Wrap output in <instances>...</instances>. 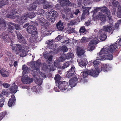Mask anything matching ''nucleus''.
Masks as SVG:
<instances>
[{"label":"nucleus","mask_w":121,"mask_h":121,"mask_svg":"<svg viewBox=\"0 0 121 121\" xmlns=\"http://www.w3.org/2000/svg\"><path fill=\"white\" fill-rule=\"evenodd\" d=\"M117 47L118 44L115 43L111 45L108 48H103L99 53L98 60H112L113 53Z\"/></svg>","instance_id":"f257e3e1"},{"label":"nucleus","mask_w":121,"mask_h":121,"mask_svg":"<svg viewBox=\"0 0 121 121\" xmlns=\"http://www.w3.org/2000/svg\"><path fill=\"white\" fill-rule=\"evenodd\" d=\"M35 16V14L34 12H31L29 13H26L24 16L22 17L17 16L18 23L22 25L26 21L28 18H32Z\"/></svg>","instance_id":"f03ea898"},{"label":"nucleus","mask_w":121,"mask_h":121,"mask_svg":"<svg viewBox=\"0 0 121 121\" xmlns=\"http://www.w3.org/2000/svg\"><path fill=\"white\" fill-rule=\"evenodd\" d=\"M103 29L102 31H100L98 33L100 34L99 38L102 41H104L107 38L106 33L105 32H110L112 31V28L111 26H103Z\"/></svg>","instance_id":"7ed1b4c3"},{"label":"nucleus","mask_w":121,"mask_h":121,"mask_svg":"<svg viewBox=\"0 0 121 121\" xmlns=\"http://www.w3.org/2000/svg\"><path fill=\"white\" fill-rule=\"evenodd\" d=\"M11 46L12 47V49L13 51L16 52H19L20 53V56L22 57H24L26 55V50L22 49V45L19 44H17L15 46H13V44H12Z\"/></svg>","instance_id":"20e7f679"},{"label":"nucleus","mask_w":121,"mask_h":121,"mask_svg":"<svg viewBox=\"0 0 121 121\" xmlns=\"http://www.w3.org/2000/svg\"><path fill=\"white\" fill-rule=\"evenodd\" d=\"M88 74L90 75L93 77H96L99 74V72L95 68L93 69L90 70H88L87 71L84 72L83 73L82 76H80L81 79L80 82L82 81V78L83 77V78H85L87 76Z\"/></svg>","instance_id":"39448f33"},{"label":"nucleus","mask_w":121,"mask_h":121,"mask_svg":"<svg viewBox=\"0 0 121 121\" xmlns=\"http://www.w3.org/2000/svg\"><path fill=\"white\" fill-rule=\"evenodd\" d=\"M47 16V19L51 22H52L55 21V19L57 16L58 13L56 11L54 10L51 9L48 11Z\"/></svg>","instance_id":"423d86ee"},{"label":"nucleus","mask_w":121,"mask_h":121,"mask_svg":"<svg viewBox=\"0 0 121 121\" xmlns=\"http://www.w3.org/2000/svg\"><path fill=\"white\" fill-rule=\"evenodd\" d=\"M21 11L20 9H13V10H11L10 12V14H7L6 15V17H11L12 16L13 17L12 18L13 19L15 18L16 17H17V20L18 22V19L17 18V17L19 16H17L16 15L14 16L15 14H19L21 13Z\"/></svg>","instance_id":"0eeeda50"},{"label":"nucleus","mask_w":121,"mask_h":121,"mask_svg":"<svg viewBox=\"0 0 121 121\" xmlns=\"http://www.w3.org/2000/svg\"><path fill=\"white\" fill-rule=\"evenodd\" d=\"M26 30L28 33L30 34L35 35L37 34L36 28L34 25H32L28 26Z\"/></svg>","instance_id":"6e6552de"},{"label":"nucleus","mask_w":121,"mask_h":121,"mask_svg":"<svg viewBox=\"0 0 121 121\" xmlns=\"http://www.w3.org/2000/svg\"><path fill=\"white\" fill-rule=\"evenodd\" d=\"M69 86L68 83L65 81H61L58 84V88L61 90H65L68 88Z\"/></svg>","instance_id":"1a4fd4ad"},{"label":"nucleus","mask_w":121,"mask_h":121,"mask_svg":"<svg viewBox=\"0 0 121 121\" xmlns=\"http://www.w3.org/2000/svg\"><path fill=\"white\" fill-rule=\"evenodd\" d=\"M0 37L3 40L6 42H9L11 39L9 35L8 32L5 31L3 32L1 35H0Z\"/></svg>","instance_id":"9d476101"},{"label":"nucleus","mask_w":121,"mask_h":121,"mask_svg":"<svg viewBox=\"0 0 121 121\" xmlns=\"http://www.w3.org/2000/svg\"><path fill=\"white\" fill-rule=\"evenodd\" d=\"M22 77L21 78V81L24 84H29L32 82L33 81L32 78H30L28 76L25 77V75L23 74Z\"/></svg>","instance_id":"9b49d317"},{"label":"nucleus","mask_w":121,"mask_h":121,"mask_svg":"<svg viewBox=\"0 0 121 121\" xmlns=\"http://www.w3.org/2000/svg\"><path fill=\"white\" fill-rule=\"evenodd\" d=\"M100 13H104L106 14V15L110 20L111 18V12L109 9L105 7L102 8L101 9Z\"/></svg>","instance_id":"f8f14e48"},{"label":"nucleus","mask_w":121,"mask_h":121,"mask_svg":"<svg viewBox=\"0 0 121 121\" xmlns=\"http://www.w3.org/2000/svg\"><path fill=\"white\" fill-rule=\"evenodd\" d=\"M111 68V67L110 65L104 64L101 67V68L99 69L98 70L96 69L98 71L99 73L102 71L105 72L109 71Z\"/></svg>","instance_id":"ddd939ff"},{"label":"nucleus","mask_w":121,"mask_h":121,"mask_svg":"<svg viewBox=\"0 0 121 121\" xmlns=\"http://www.w3.org/2000/svg\"><path fill=\"white\" fill-rule=\"evenodd\" d=\"M78 80V78H74L73 79H70L69 82L70 86L71 87L75 86L77 84Z\"/></svg>","instance_id":"4468645a"},{"label":"nucleus","mask_w":121,"mask_h":121,"mask_svg":"<svg viewBox=\"0 0 121 121\" xmlns=\"http://www.w3.org/2000/svg\"><path fill=\"white\" fill-rule=\"evenodd\" d=\"M37 0H35L32 4L30 5L28 9L29 11H34L36 10L37 5Z\"/></svg>","instance_id":"2eb2a0df"},{"label":"nucleus","mask_w":121,"mask_h":121,"mask_svg":"<svg viewBox=\"0 0 121 121\" xmlns=\"http://www.w3.org/2000/svg\"><path fill=\"white\" fill-rule=\"evenodd\" d=\"M11 98H12L9 99L8 103V106L10 107L15 104L16 101L14 95H11Z\"/></svg>","instance_id":"dca6fc26"},{"label":"nucleus","mask_w":121,"mask_h":121,"mask_svg":"<svg viewBox=\"0 0 121 121\" xmlns=\"http://www.w3.org/2000/svg\"><path fill=\"white\" fill-rule=\"evenodd\" d=\"M22 69L23 70L22 73L25 75L29 73L30 70V68H28L25 65H22Z\"/></svg>","instance_id":"f3484780"},{"label":"nucleus","mask_w":121,"mask_h":121,"mask_svg":"<svg viewBox=\"0 0 121 121\" xmlns=\"http://www.w3.org/2000/svg\"><path fill=\"white\" fill-rule=\"evenodd\" d=\"M38 19L39 24L42 26H45L47 23V21L42 17H40Z\"/></svg>","instance_id":"a211bd4d"},{"label":"nucleus","mask_w":121,"mask_h":121,"mask_svg":"<svg viewBox=\"0 0 121 121\" xmlns=\"http://www.w3.org/2000/svg\"><path fill=\"white\" fill-rule=\"evenodd\" d=\"M0 73L2 76L4 77H6L9 76L8 72L3 68L0 70Z\"/></svg>","instance_id":"6ab92c4d"},{"label":"nucleus","mask_w":121,"mask_h":121,"mask_svg":"<svg viewBox=\"0 0 121 121\" xmlns=\"http://www.w3.org/2000/svg\"><path fill=\"white\" fill-rule=\"evenodd\" d=\"M96 17L99 20L101 21H105L106 20V16L103 14L102 13L99 12L98 15H97Z\"/></svg>","instance_id":"aec40b11"},{"label":"nucleus","mask_w":121,"mask_h":121,"mask_svg":"<svg viewBox=\"0 0 121 121\" xmlns=\"http://www.w3.org/2000/svg\"><path fill=\"white\" fill-rule=\"evenodd\" d=\"M17 86L15 85V83H13L11 87L10 91L11 93H15L17 91Z\"/></svg>","instance_id":"412c9836"},{"label":"nucleus","mask_w":121,"mask_h":121,"mask_svg":"<svg viewBox=\"0 0 121 121\" xmlns=\"http://www.w3.org/2000/svg\"><path fill=\"white\" fill-rule=\"evenodd\" d=\"M87 63V59H84L82 60L78 64L79 66L82 67V66H86Z\"/></svg>","instance_id":"4be33fe9"},{"label":"nucleus","mask_w":121,"mask_h":121,"mask_svg":"<svg viewBox=\"0 0 121 121\" xmlns=\"http://www.w3.org/2000/svg\"><path fill=\"white\" fill-rule=\"evenodd\" d=\"M95 44L92 40L90 41L88 44V49L89 51H92L94 50L95 48Z\"/></svg>","instance_id":"5701e85b"},{"label":"nucleus","mask_w":121,"mask_h":121,"mask_svg":"<svg viewBox=\"0 0 121 121\" xmlns=\"http://www.w3.org/2000/svg\"><path fill=\"white\" fill-rule=\"evenodd\" d=\"M63 24L61 22L59 21L56 24V26L57 28L60 30H62L64 29Z\"/></svg>","instance_id":"b1692460"},{"label":"nucleus","mask_w":121,"mask_h":121,"mask_svg":"<svg viewBox=\"0 0 121 121\" xmlns=\"http://www.w3.org/2000/svg\"><path fill=\"white\" fill-rule=\"evenodd\" d=\"M9 4L8 0H2L0 1V8H2L3 6Z\"/></svg>","instance_id":"393cba45"},{"label":"nucleus","mask_w":121,"mask_h":121,"mask_svg":"<svg viewBox=\"0 0 121 121\" xmlns=\"http://www.w3.org/2000/svg\"><path fill=\"white\" fill-rule=\"evenodd\" d=\"M37 70V69H33L31 71V74L35 78L37 77L38 73H39V68H38V70Z\"/></svg>","instance_id":"a878e982"},{"label":"nucleus","mask_w":121,"mask_h":121,"mask_svg":"<svg viewBox=\"0 0 121 121\" xmlns=\"http://www.w3.org/2000/svg\"><path fill=\"white\" fill-rule=\"evenodd\" d=\"M62 3V5L66 6H69L71 5V3L69 0H64Z\"/></svg>","instance_id":"bb28decb"},{"label":"nucleus","mask_w":121,"mask_h":121,"mask_svg":"<svg viewBox=\"0 0 121 121\" xmlns=\"http://www.w3.org/2000/svg\"><path fill=\"white\" fill-rule=\"evenodd\" d=\"M71 63V62L70 61H69L64 63L61 68L62 69H64L68 67L70 65Z\"/></svg>","instance_id":"cd10ccee"},{"label":"nucleus","mask_w":121,"mask_h":121,"mask_svg":"<svg viewBox=\"0 0 121 121\" xmlns=\"http://www.w3.org/2000/svg\"><path fill=\"white\" fill-rule=\"evenodd\" d=\"M77 52L78 55L81 56L84 53V50L81 48H79L78 49Z\"/></svg>","instance_id":"c85d7f7f"},{"label":"nucleus","mask_w":121,"mask_h":121,"mask_svg":"<svg viewBox=\"0 0 121 121\" xmlns=\"http://www.w3.org/2000/svg\"><path fill=\"white\" fill-rule=\"evenodd\" d=\"M112 5L115 7H119L120 5V3L118 1H117L116 0H113L112 2Z\"/></svg>","instance_id":"c756f323"},{"label":"nucleus","mask_w":121,"mask_h":121,"mask_svg":"<svg viewBox=\"0 0 121 121\" xmlns=\"http://www.w3.org/2000/svg\"><path fill=\"white\" fill-rule=\"evenodd\" d=\"M14 29V28L13 26L10 25H8V31L9 32L11 33H13Z\"/></svg>","instance_id":"7c9ffc66"},{"label":"nucleus","mask_w":121,"mask_h":121,"mask_svg":"<svg viewBox=\"0 0 121 121\" xmlns=\"http://www.w3.org/2000/svg\"><path fill=\"white\" fill-rule=\"evenodd\" d=\"M18 41L21 43L24 44H27V41L25 39V38L23 37L21 38L18 40Z\"/></svg>","instance_id":"2f4dec72"},{"label":"nucleus","mask_w":121,"mask_h":121,"mask_svg":"<svg viewBox=\"0 0 121 121\" xmlns=\"http://www.w3.org/2000/svg\"><path fill=\"white\" fill-rule=\"evenodd\" d=\"M82 8L84 9V10H83V14H87V15H89V13L88 8L84 6H82Z\"/></svg>","instance_id":"473e14b6"},{"label":"nucleus","mask_w":121,"mask_h":121,"mask_svg":"<svg viewBox=\"0 0 121 121\" xmlns=\"http://www.w3.org/2000/svg\"><path fill=\"white\" fill-rule=\"evenodd\" d=\"M60 51L65 52L67 51L68 49L67 47L65 45H63L60 48Z\"/></svg>","instance_id":"72a5a7b5"},{"label":"nucleus","mask_w":121,"mask_h":121,"mask_svg":"<svg viewBox=\"0 0 121 121\" xmlns=\"http://www.w3.org/2000/svg\"><path fill=\"white\" fill-rule=\"evenodd\" d=\"M66 59V55H63L59 57L58 60L59 62H63Z\"/></svg>","instance_id":"f704fd0d"},{"label":"nucleus","mask_w":121,"mask_h":121,"mask_svg":"<svg viewBox=\"0 0 121 121\" xmlns=\"http://www.w3.org/2000/svg\"><path fill=\"white\" fill-rule=\"evenodd\" d=\"M61 77L59 75L57 74L56 75L54 78V79L55 81L56 82H59L60 80Z\"/></svg>","instance_id":"c9c22d12"},{"label":"nucleus","mask_w":121,"mask_h":121,"mask_svg":"<svg viewBox=\"0 0 121 121\" xmlns=\"http://www.w3.org/2000/svg\"><path fill=\"white\" fill-rule=\"evenodd\" d=\"M66 59H69L70 58H72L74 56V55L72 53H68L65 55Z\"/></svg>","instance_id":"e433bc0d"},{"label":"nucleus","mask_w":121,"mask_h":121,"mask_svg":"<svg viewBox=\"0 0 121 121\" xmlns=\"http://www.w3.org/2000/svg\"><path fill=\"white\" fill-rule=\"evenodd\" d=\"M6 23L4 20L3 19H0V25H2L5 27L6 26Z\"/></svg>","instance_id":"4c0bfd02"},{"label":"nucleus","mask_w":121,"mask_h":121,"mask_svg":"<svg viewBox=\"0 0 121 121\" xmlns=\"http://www.w3.org/2000/svg\"><path fill=\"white\" fill-rule=\"evenodd\" d=\"M1 82L0 81V84L1 86H3L4 88H8L10 86V85L8 83H4L2 84Z\"/></svg>","instance_id":"58836bf2"},{"label":"nucleus","mask_w":121,"mask_h":121,"mask_svg":"<svg viewBox=\"0 0 121 121\" xmlns=\"http://www.w3.org/2000/svg\"><path fill=\"white\" fill-rule=\"evenodd\" d=\"M73 75L74 73H73L68 71L66 75V77L68 78L73 77Z\"/></svg>","instance_id":"ea45409f"},{"label":"nucleus","mask_w":121,"mask_h":121,"mask_svg":"<svg viewBox=\"0 0 121 121\" xmlns=\"http://www.w3.org/2000/svg\"><path fill=\"white\" fill-rule=\"evenodd\" d=\"M7 113L6 112H3L0 113V121L5 116Z\"/></svg>","instance_id":"a19ab883"},{"label":"nucleus","mask_w":121,"mask_h":121,"mask_svg":"<svg viewBox=\"0 0 121 121\" xmlns=\"http://www.w3.org/2000/svg\"><path fill=\"white\" fill-rule=\"evenodd\" d=\"M16 32L17 34V35L18 40H19V39L23 37L19 32L17 31H16Z\"/></svg>","instance_id":"79ce46f5"},{"label":"nucleus","mask_w":121,"mask_h":121,"mask_svg":"<svg viewBox=\"0 0 121 121\" xmlns=\"http://www.w3.org/2000/svg\"><path fill=\"white\" fill-rule=\"evenodd\" d=\"M71 11V9L68 8H65L64 10L65 13L66 14H69V13Z\"/></svg>","instance_id":"37998d69"},{"label":"nucleus","mask_w":121,"mask_h":121,"mask_svg":"<svg viewBox=\"0 0 121 121\" xmlns=\"http://www.w3.org/2000/svg\"><path fill=\"white\" fill-rule=\"evenodd\" d=\"M86 31V29L84 26L80 28L79 32L80 33H84Z\"/></svg>","instance_id":"c03bdc74"},{"label":"nucleus","mask_w":121,"mask_h":121,"mask_svg":"<svg viewBox=\"0 0 121 121\" xmlns=\"http://www.w3.org/2000/svg\"><path fill=\"white\" fill-rule=\"evenodd\" d=\"M30 67L32 69H37V70H38V67L37 66H36L34 63H32L30 64Z\"/></svg>","instance_id":"a18cd8bd"},{"label":"nucleus","mask_w":121,"mask_h":121,"mask_svg":"<svg viewBox=\"0 0 121 121\" xmlns=\"http://www.w3.org/2000/svg\"><path fill=\"white\" fill-rule=\"evenodd\" d=\"M93 41L94 43H95V44H97L98 43V42L99 41V38L98 37H95L94 38L93 40H92Z\"/></svg>","instance_id":"49530a36"},{"label":"nucleus","mask_w":121,"mask_h":121,"mask_svg":"<svg viewBox=\"0 0 121 121\" xmlns=\"http://www.w3.org/2000/svg\"><path fill=\"white\" fill-rule=\"evenodd\" d=\"M93 65L94 67L97 68L98 67L99 63L97 61V60H95L93 62Z\"/></svg>","instance_id":"de8ad7c7"},{"label":"nucleus","mask_w":121,"mask_h":121,"mask_svg":"<svg viewBox=\"0 0 121 121\" xmlns=\"http://www.w3.org/2000/svg\"><path fill=\"white\" fill-rule=\"evenodd\" d=\"M75 68L73 66H72L71 68L70 69L69 71L74 73L75 71Z\"/></svg>","instance_id":"09e8293b"},{"label":"nucleus","mask_w":121,"mask_h":121,"mask_svg":"<svg viewBox=\"0 0 121 121\" xmlns=\"http://www.w3.org/2000/svg\"><path fill=\"white\" fill-rule=\"evenodd\" d=\"M51 5L47 4L43 5V8L44 9H46L51 8Z\"/></svg>","instance_id":"8fccbe9b"},{"label":"nucleus","mask_w":121,"mask_h":121,"mask_svg":"<svg viewBox=\"0 0 121 121\" xmlns=\"http://www.w3.org/2000/svg\"><path fill=\"white\" fill-rule=\"evenodd\" d=\"M44 10L41 9H40L38 10L37 11V13L38 14L41 15L43 13Z\"/></svg>","instance_id":"3c124183"},{"label":"nucleus","mask_w":121,"mask_h":121,"mask_svg":"<svg viewBox=\"0 0 121 121\" xmlns=\"http://www.w3.org/2000/svg\"><path fill=\"white\" fill-rule=\"evenodd\" d=\"M77 21L76 19H75L71 21L70 22L71 25H73L76 24L77 22Z\"/></svg>","instance_id":"603ef678"},{"label":"nucleus","mask_w":121,"mask_h":121,"mask_svg":"<svg viewBox=\"0 0 121 121\" xmlns=\"http://www.w3.org/2000/svg\"><path fill=\"white\" fill-rule=\"evenodd\" d=\"M86 39L85 37H83L81 40V42L82 43H84L86 42Z\"/></svg>","instance_id":"864d4df0"},{"label":"nucleus","mask_w":121,"mask_h":121,"mask_svg":"<svg viewBox=\"0 0 121 121\" xmlns=\"http://www.w3.org/2000/svg\"><path fill=\"white\" fill-rule=\"evenodd\" d=\"M62 38V36L61 35H59L55 38V40H57L58 41H59Z\"/></svg>","instance_id":"5fc2aeb1"},{"label":"nucleus","mask_w":121,"mask_h":121,"mask_svg":"<svg viewBox=\"0 0 121 121\" xmlns=\"http://www.w3.org/2000/svg\"><path fill=\"white\" fill-rule=\"evenodd\" d=\"M36 64L37 66L38 67L41 64L40 61L39 60H37L36 61Z\"/></svg>","instance_id":"6e6d98bb"},{"label":"nucleus","mask_w":121,"mask_h":121,"mask_svg":"<svg viewBox=\"0 0 121 121\" xmlns=\"http://www.w3.org/2000/svg\"><path fill=\"white\" fill-rule=\"evenodd\" d=\"M37 81L38 84L39 86L41 85L42 83V80L41 79H38Z\"/></svg>","instance_id":"4d7b16f0"},{"label":"nucleus","mask_w":121,"mask_h":121,"mask_svg":"<svg viewBox=\"0 0 121 121\" xmlns=\"http://www.w3.org/2000/svg\"><path fill=\"white\" fill-rule=\"evenodd\" d=\"M22 47V48H23L26 50L29 49V47L26 45L25 46V45H23Z\"/></svg>","instance_id":"13d9d810"},{"label":"nucleus","mask_w":121,"mask_h":121,"mask_svg":"<svg viewBox=\"0 0 121 121\" xmlns=\"http://www.w3.org/2000/svg\"><path fill=\"white\" fill-rule=\"evenodd\" d=\"M15 29L17 30H18L20 29V27L18 25L16 24V25L14 26Z\"/></svg>","instance_id":"bf43d9fd"},{"label":"nucleus","mask_w":121,"mask_h":121,"mask_svg":"<svg viewBox=\"0 0 121 121\" xmlns=\"http://www.w3.org/2000/svg\"><path fill=\"white\" fill-rule=\"evenodd\" d=\"M53 41L52 40L49 41L48 42V44L49 45L52 46V45L53 44Z\"/></svg>","instance_id":"052dcab7"},{"label":"nucleus","mask_w":121,"mask_h":121,"mask_svg":"<svg viewBox=\"0 0 121 121\" xmlns=\"http://www.w3.org/2000/svg\"><path fill=\"white\" fill-rule=\"evenodd\" d=\"M5 100L4 98H3L0 99V103L1 104H3V103L5 101Z\"/></svg>","instance_id":"680f3d73"},{"label":"nucleus","mask_w":121,"mask_h":121,"mask_svg":"<svg viewBox=\"0 0 121 121\" xmlns=\"http://www.w3.org/2000/svg\"><path fill=\"white\" fill-rule=\"evenodd\" d=\"M1 94L3 95H6L7 94V92L5 91L4 90H3L2 91Z\"/></svg>","instance_id":"e2e57ef3"},{"label":"nucleus","mask_w":121,"mask_h":121,"mask_svg":"<svg viewBox=\"0 0 121 121\" xmlns=\"http://www.w3.org/2000/svg\"><path fill=\"white\" fill-rule=\"evenodd\" d=\"M31 89L34 92L37 91L36 87L35 86L33 87V88Z\"/></svg>","instance_id":"0e129e2a"},{"label":"nucleus","mask_w":121,"mask_h":121,"mask_svg":"<svg viewBox=\"0 0 121 121\" xmlns=\"http://www.w3.org/2000/svg\"><path fill=\"white\" fill-rule=\"evenodd\" d=\"M80 11L78 9H77L74 12V14L76 15H77L78 13H79Z\"/></svg>","instance_id":"69168bd1"},{"label":"nucleus","mask_w":121,"mask_h":121,"mask_svg":"<svg viewBox=\"0 0 121 121\" xmlns=\"http://www.w3.org/2000/svg\"><path fill=\"white\" fill-rule=\"evenodd\" d=\"M116 9L115 8H113L112 10V14L113 15H114L115 14L116 12Z\"/></svg>","instance_id":"338daca9"},{"label":"nucleus","mask_w":121,"mask_h":121,"mask_svg":"<svg viewBox=\"0 0 121 121\" xmlns=\"http://www.w3.org/2000/svg\"><path fill=\"white\" fill-rule=\"evenodd\" d=\"M91 22H90L87 21L86 22L85 25L87 26H88L90 24Z\"/></svg>","instance_id":"774afa93"}]
</instances>
